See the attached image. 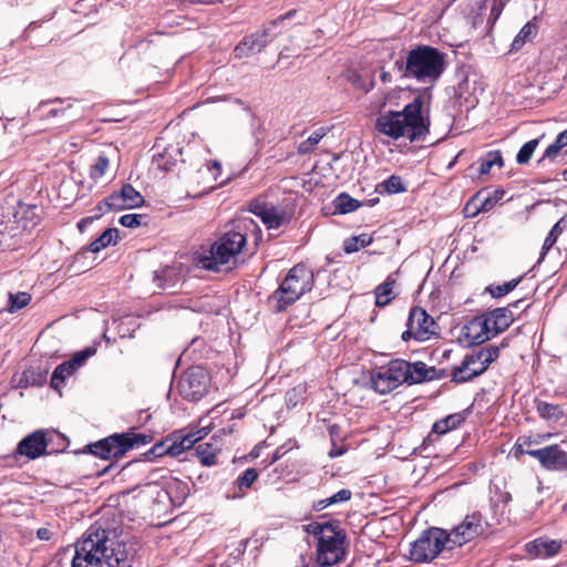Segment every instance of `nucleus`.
<instances>
[{"label":"nucleus","instance_id":"bb28decb","mask_svg":"<svg viewBox=\"0 0 567 567\" xmlns=\"http://www.w3.org/2000/svg\"><path fill=\"white\" fill-rule=\"evenodd\" d=\"M344 76H346L347 81L349 83H351V85L354 89L360 90L363 93L371 92L375 87V84H377L375 78H374V71H371L369 73L368 78L364 79V76L361 73L351 69V70L346 71Z\"/></svg>","mask_w":567,"mask_h":567},{"label":"nucleus","instance_id":"5701e85b","mask_svg":"<svg viewBox=\"0 0 567 567\" xmlns=\"http://www.w3.org/2000/svg\"><path fill=\"white\" fill-rule=\"evenodd\" d=\"M561 549V543L554 539L537 538L526 544V550L530 555L547 558L555 556Z\"/></svg>","mask_w":567,"mask_h":567},{"label":"nucleus","instance_id":"6e6552de","mask_svg":"<svg viewBox=\"0 0 567 567\" xmlns=\"http://www.w3.org/2000/svg\"><path fill=\"white\" fill-rule=\"evenodd\" d=\"M209 382L210 378L206 369L202 365H193L181 379L179 392L185 400L197 402L207 394Z\"/></svg>","mask_w":567,"mask_h":567},{"label":"nucleus","instance_id":"3c124183","mask_svg":"<svg viewBox=\"0 0 567 567\" xmlns=\"http://www.w3.org/2000/svg\"><path fill=\"white\" fill-rule=\"evenodd\" d=\"M269 210L270 212L261 218V221L266 225L267 229H278L286 220L285 214L282 212H278L275 206L269 208Z\"/></svg>","mask_w":567,"mask_h":567},{"label":"nucleus","instance_id":"6ab92c4d","mask_svg":"<svg viewBox=\"0 0 567 567\" xmlns=\"http://www.w3.org/2000/svg\"><path fill=\"white\" fill-rule=\"evenodd\" d=\"M202 430L199 431H188L181 430L173 434V442L168 445L169 456H178L183 452L190 450L198 441H200L204 435L202 434Z\"/></svg>","mask_w":567,"mask_h":567},{"label":"nucleus","instance_id":"72a5a7b5","mask_svg":"<svg viewBox=\"0 0 567 567\" xmlns=\"http://www.w3.org/2000/svg\"><path fill=\"white\" fill-rule=\"evenodd\" d=\"M123 443L125 445L126 453L131 450L137 449L140 446L146 445L153 441L152 434L146 433H137L134 429H131L126 432H122Z\"/></svg>","mask_w":567,"mask_h":567},{"label":"nucleus","instance_id":"5fc2aeb1","mask_svg":"<svg viewBox=\"0 0 567 567\" xmlns=\"http://www.w3.org/2000/svg\"><path fill=\"white\" fill-rule=\"evenodd\" d=\"M482 358L483 357H465V359L468 360L472 370L477 371L476 378L482 375L498 357H485L484 360H482Z\"/></svg>","mask_w":567,"mask_h":567},{"label":"nucleus","instance_id":"7ed1b4c3","mask_svg":"<svg viewBox=\"0 0 567 567\" xmlns=\"http://www.w3.org/2000/svg\"><path fill=\"white\" fill-rule=\"evenodd\" d=\"M249 234L254 236L256 245L261 241L262 233L258 224L251 218L239 219L231 229L221 233L208 249L196 254V264L209 271H219L220 266L235 264L247 245Z\"/></svg>","mask_w":567,"mask_h":567},{"label":"nucleus","instance_id":"393cba45","mask_svg":"<svg viewBox=\"0 0 567 567\" xmlns=\"http://www.w3.org/2000/svg\"><path fill=\"white\" fill-rule=\"evenodd\" d=\"M538 32L537 18L534 17L532 20L526 22L520 31L514 38L509 52L519 51L525 43L532 41Z\"/></svg>","mask_w":567,"mask_h":567},{"label":"nucleus","instance_id":"a878e982","mask_svg":"<svg viewBox=\"0 0 567 567\" xmlns=\"http://www.w3.org/2000/svg\"><path fill=\"white\" fill-rule=\"evenodd\" d=\"M182 154V147L171 146L166 147L163 153H159L157 156H155L154 161L157 163L159 169L171 172L178 162H184Z\"/></svg>","mask_w":567,"mask_h":567},{"label":"nucleus","instance_id":"c03bdc74","mask_svg":"<svg viewBox=\"0 0 567 567\" xmlns=\"http://www.w3.org/2000/svg\"><path fill=\"white\" fill-rule=\"evenodd\" d=\"M31 299V295L25 291H19L16 293L9 292V301L6 310L10 313L17 312L27 307Z\"/></svg>","mask_w":567,"mask_h":567},{"label":"nucleus","instance_id":"e433bc0d","mask_svg":"<svg viewBox=\"0 0 567 567\" xmlns=\"http://www.w3.org/2000/svg\"><path fill=\"white\" fill-rule=\"evenodd\" d=\"M395 280L392 279L390 276L385 279L384 282L379 285L375 290V306L377 307H384L390 303V301L394 298L393 295V287H394Z\"/></svg>","mask_w":567,"mask_h":567},{"label":"nucleus","instance_id":"a211bd4d","mask_svg":"<svg viewBox=\"0 0 567 567\" xmlns=\"http://www.w3.org/2000/svg\"><path fill=\"white\" fill-rule=\"evenodd\" d=\"M14 224L23 230H32L41 220L40 209L37 205L19 203L18 208L11 214Z\"/></svg>","mask_w":567,"mask_h":567},{"label":"nucleus","instance_id":"4468645a","mask_svg":"<svg viewBox=\"0 0 567 567\" xmlns=\"http://www.w3.org/2000/svg\"><path fill=\"white\" fill-rule=\"evenodd\" d=\"M295 292L300 297L309 292L315 284V276L311 269L303 264L293 266L284 278V281H289Z\"/></svg>","mask_w":567,"mask_h":567},{"label":"nucleus","instance_id":"864d4df0","mask_svg":"<svg viewBox=\"0 0 567 567\" xmlns=\"http://www.w3.org/2000/svg\"><path fill=\"white\" fill-rule=\"evenodd\" d=\"M473 403L461 412L449 414L444 417V422L447 423L450 431L458 429L472 413Z\"/></svg>","mask_w":567,"mask_h":567},{"label":"nucleus","instance_id":"20e7f679","mask_svg":"<svg viewBox=\"0 0 567 567\" xmlns=\"http://www.w3.org/2000/svg\"><path fill=\"white\" fill-rule=\"evenodd\" d=\"M412 80L433 86L447 66V54L429 44H416L408 51ZM431 90V87H429ZM429 97L431 92L427 93Z\"/></svg>","mask_w":567,"mask_h":567},{"label":"nucleus","instance_id":"4c0bfd02","mask_svg":"<svg viewBox=\"0 0 567 567\" xmlns=\"http://www.w3.org/2000/svg\"><path fill=\"white\" fill-rule=\"evenodd\" d=\"M166 492L174 503L181 505L188 497L190 489L187 483L179 480H174L167 484Z\"/></svg>","mask_w":567,"mask_h":567},{"label":"nucleus","instance_id":"7c9ffc66","mask_svg":"<svg viewBox=\"0 0 567 567\" xmlns=\"http://www.w3.org/2000/svg\"><path fill=\"white\" fill-rule=\"evenodd\" d=\"M408 190L406 184L399 175H391L389 178L375 186V192L383 195L402 194Z\"/></svg>","mask_w":567,"mask_h":567},{"label":"nucleus","instance_id":"f03ea898","mask_svg":"<svg viewBox=\"0 0 567 567\" xmlns=\"http://www.w3.org/2000/svg\"><path fill=\"white\" fill-rule=\"evenodd\" d=\"M419 94L401 111L381 112L374 122L378 133L393 140L406 137L410 142H424L430 133V116L424 114V95L429 87L417 90Z\"/></svg>","mask_w":567,"mask_h":567},{"label":"nucleus","instance_id":"f257e3e1","mask_svg":"<svg viewBox=\"0 0 567 567\" xmlns=\"http://www.w3.org/2000/svg\"><path fill=\"white\" fill-rule=\"evenodd\" d=\"M120 534L97 523L89 527L75 544L71 567H120L131 554Z\"/></svg>","mask_w":567,"mask_h":567},{"label":"nucleus","instance_id":"412c9836","mask_svg":"<svg viewBox=\"0 0 567 567\" xmlns=\"http://www.w3.org/2000/svg\"><path fill=\"white\" fill-rule=\"evenodd\" d=\"M542 467L547 471L567 472V452L558 444L546 446Z\"/></svg>","mask_w":567,"mask_h":567},{"label":"nucleus","instance_id":"4be33fe9","mask_svg":"<svg viewBox=\"0 0 567 567\" xmlns=\"http://www.w3.org/2000/svg\"><path fill=\"white\" fill-rule=\"evenodd\" d=\"M402 370H403V380L404 384L412 385L425 382L429 379V370L427 367L422 361L409 362L402 359Z\"/></svg>","mask_w":567,"mask_h":567},{"label":"nucleus","instance_id":"c85d7f7f","mask_svg":"<svg viewBox=\"0 0 567 567\" xmlns=\"http://www.w3.org/2000/svg\"><path fill=\"white\" fill-rule=\"evenodd\" d=\"M477 371L472 370V367L467 359H463L460 364L454 365L451 369L450 377L451 381L461 384L470 382L476 378Z\"/></svg>","mask_w":567,"mask_h":567},{"label":"nucleus","instance_id":"ddd939ff","mask_svg":"<svg viewBox=\"0 0 567 567\" xmlns=\"http://www.w3.org/2000/svg\"><path fill=\"white\" fill-rule=\"evenodd\" d=\"M406 327L414 328L415 340L425 341L436 334L434 328L437 327V323L423 308L413 307L410 310Z\"/></svg>","mask_w":567,"mask_h":567},{"label":"nucleus","instance_id":"c9c22d12","mask_svg":"<svg viewBox=\"0 0 567 567\" xmlns=\"http://www.w3.org/2000/svg\"><path fill=\"white\" fill-rule=\"evenodd\" d=\"M121 196L124 200L125 209L138 208L145 204L143 195L128 183L122 186Z\"/></svg>","mask_w":567,"mask_h":567},{"label":"nucleus","instance_id":"ea45409f","mask_svg":"<svg viewBox=\"0 0 567 567\" xmlns=\"http://www.w3.org/2000/svg\"><path fill=\"white\" fill-rule=\"evenodd\" d=\"M505 193L506 192L503 188L494 189L481 200L478 206H475L474 212L470 214L471 217H474L480 213L489 212L504 197Z\"/></svg>","mask_w":567,"mask_h":567},{"label":"nucleus","instance_id":"c756f323","mask_svg":"<svg viewBox=\"0 0 567 567\" xmlns=\"http://www.w3.org/2000/svg\"><path fill=\"white\" fill-rule=\"evenodd\" d=\"M391 58H395L392 66V72L396 74V80H412V70L408 51L405 53L400 52L399 55L391 53Z\"/></svg>","mask_w":567,"mask_h":567},{"label":"nucleus","instance_id":"bf43d9fd","mask_svg":"<svg viewBox=\"0 0 567 567\" xmlns=\"http://www.w3.org/2000/svg\"><path fill=\"white\" fill-rule=\"evenodd\" d=\"M109 163L110 162H109V158L106 155H103V154L99 155L95 164L92 165V167H91L90 177L93 179L101 178L105 174V172L109 167Z\"/></svg>","mask_w":567,"mask_h":567},{"label":"nucleus","instance_id":"49530a36","mask_svg":"<svg viewBox=\"0 0 567 567\" xmlns=\"http://www.w3.org/2000/svg\"><path fill=\"white\" fill-rule=\"evenodd\" d=\"M196 454L199 461L205 466H210L216 463L217 449L210 443H200L196 446Z\"/></svg>","mask_w":567,"mask_h":567},{"label":"nucleus","instance_id":"473e14b6","mask_svg":"<svg viewBox=\"0 0 567 567\" xmlns=\"http://www.w3.org/2000/svg\"><path fill=\"white\" fill-rule=\"evenodd\" d=\"M536 411L538 415L546 421L557 422L565 415L561 405L545 401H536Z\"/></svg>","mask_w":567,"mask_h":567},{"label":"nucleus","instance_id":"de8ad7c7","mask_svg":"<svg viewBox=\"0 0 567 567\" xmlns=\"http://www.w3.org/2000/svg\"><path fill=\"white\" fill-rule=\"evenodd\" d=\"M45 381V374L41 371L37 372L34 369H25L19 380L21 388L41 385Z\"/></svg>","mask_w":567,"mask_h":567},{"label":"nucleus","instance_id":"37998d69","mask_svg":"<svg viewBox=\"0 0 567 567\" xmlns=\"http://www.w3.org/2000/svg\"><path fill=\"white\" fill-rule=\"evenodd\" d=\"M525 275H522L517 278H514L509 281L504 282L503 285H489L486 288V291L493 297V298H502L506 296L507 293L512 292L523 280Z\"/></svg>","mask_w":567,"mask_h":567},{"label":"nucleus","instance_id":"0e129e2a","mask_svg":"<svg viewBox=\"0 0 567 567\" xmlns=\"http://www.w3.org/2000/svg\"><path fill=\"white\" fill-rule=\"evenodd\" d=\"M513 339V337H506L503 339V341L499 343V346L494 344H487L485 347H482L480 350L474 352L473 354H498L499 350L507 347L508 342Z\"/></svg>","mask_w":567,"mask_h":567},{"label":"nucleus","instance_id":"680f3d73","mask_svg":"<svg viewBox=\"0 0 567 567\" xmlns=\"http://www.w3.org/2000/svg\"><path fill=\"white\" fill-rule=\"evenodd\" d=\"M169 275H171V269L168 267L161 269V270H155L153 274V280L158 288L168 289L174 286L168 282Z\"/></svg>","mask_w":567,"mask_h":567},{"label":"nucleus","instance_id":"f704fd0d","mask_svg":"<svg viewBox=\"0 0 567 567\" xmlns=\"http://www.w3.org/2000/svg\"><path fill=\"white\" fill-rule=\"evenodd\" d=\"M334 207V213L337 214H349L357 210L362 206V203L353 197H351L347 193L339 194L332 202Z\"/></svg>","mask_w":567,"mask_h":567},{"label":"nucleus","instance_id":"79ce46f5","mask_svg":"<svg viewBox=\"0 0 567 567\" xmlns=\"http://www.w3.org/2000/svg\"><path fill=\"white\" fill-rule=\"evenodd\" d=\"M567 146V128L559 133L554 141L544 152L543 156L538 159V164H540L546 158L554 161L558 153Z\"/></svg>","mask_w":567,"mask_h":567},{"label":"nucleus","instance_id":"a18cd8bd","mask_svg":"<svg viewBox=\"0 0 567 567\" xmlns=\"http://www.w3.org/2000/svg\"><path fill=\"white\" fill-rule=\"evenodd\" d=\"M326 135L324 128H318L317 131L312 132V134L305 141H302L298 147L297 152L300 155H307L315 151L318 143Z\"/></svg>","mask_w":567,"mask_h":567},{"label":"nucleus","instance_id":"09e8293b","mask_svg":"<svg viewBox=\"0 0 567 567\" xmlns=\"http://www.w3.org/2000/svg\"><path fill=\"white\" fill-rule=\"evenodd\" d=\"M542 137L543 136L529 140L528 142H526V143H524L522 145V147L519 148V151L516 154V162H517V164L525 165V164H527L530 161V158H532L535 150L537 148Z\"/></svg>","mask_w":567,"mask_h":567},{"label":"nucleus","instance_id":"2eb2a0df","mask_svg":"<svg viewBox=\"0 0 567 567\" xmlns=\"http://www.w3.org/2000/svg\"><path fill=\"white\" fill-rule=\"evenodd\" d=\"M289 281H281L279 287L268 297L267 305L269 309L279 313L287 310L291 305L300 299V296L293 291Z\"/></svg>","mask_w":567,"mask_h":567},{"label":"nucleus","instance_id":"2f4dec72","mask_svg":"<svg viewBox=\"0 0 567 567\" xmlns=\"http://www.w3.org/2000/svg\"><path fill=\"white\" fill-rule=\"evenodd\" d=\"M113 324L120 338L133 337L136 329L140 328L138 318L133 315H124L118 319H113Z\"/></svg>","mask_w":567,"mask_h":567},{"label":"nucleus","instance_id":"f3484780","mask_svg":"<svg viewBox=\"0 0 567 567\" xmlns=\"http://www.w3.org/2000/svg\"><path fill=\"white\" fill-rule=\"evenodd\" d=\"M482 318L486 323L491 337L505 331L514 321L512 310L506 307L495 308L485 313Z\"/></svg>","mask_w":567,"mask_h":567},{"label":"nucleus","instance_id":"0eeeda50","mask_svg":"<svg viewBox=\"0 0 567 567\" xmlns=\"http://www.w3.org/2000/svg\"><path fill=\"white\" fill-rule=\"evenodd\" d=\"M370 388L385 395L404 384L402 359L394 358L386 364L377 365L369 371Z\"/></svg>","mask_w":567,"mask_h":567},{"label":"nucleus","instance_id":"dca6fc26","mask_svg":"<svg viewBox=\"0 0 567 567\" xmlns=\"http://www.w3.org/2000/svg\"><path fill=\"white\" fill-rule=\"evenodd\" d=\"M489 331L484 322L483 318H475L468 324H465L462 328L460 342L465 347H474L484 343L486 340L491 339Z\"/></svg>","mask_w":567,"mask_h":567},{"label":"nucleus","instance_id":"9b49d317","mask_svg":"<svg viewBox=\"0 0 567 567\" xmlns=\"http://www.w3.org/2000/svg\"><path fill=\"white\" fill-rule=\"evenodd\" d=\"M49 440L44 430H37L24 436L17 445L14 456H24L28 460H37L50 454Z\"/></svg>","mask_w":567,"mask_h":567},{"label":"nucleus","instance_id":"58836bf2","mask_svg":"<svg viewBox=\"0 0 567 567\" xmlns=\"http://www.w3.org/2000/svg\"><path fill=\"white\" fill-rule=\"evenodd\" d=\"M10 213L6 214L4 208L0 207V250L10 247L9 240L12 238L10 231L13 230Z\"/></svg>","mask_w":567,"mask_h":567},{"label":"nucleus","instance_id":"aec40b11","mask_svg":"<svg viewBox=\"0 0 567 567\" xmlns=\"http://www.w3.org/2000/svg\"><path fill=\"white\" fill-rule=\"evenodd\" d=\"M87 359L89 357H71V360L59 364L52 373L51 388L59 390L69 377L85 364Z\"/></svg>","mask_w":567,"mask_h":567},{"label":"nucleus","instance_id":"338daca9","mask_svg":"<svg viewBox=\"0 0 567 567\" xmlns=\"http://www.w3.org/2000/svg\"><path fill=\"white\" fill-rule=\"evenodd\" d=\"M328 433L330 436L331 445H336V443H341L346 439L347 434L343 431L342 426L339 424H331L328 426Z\"/></svg>","mask_w":567,"mask_h":567},{"label":"nucleus","instance_id":"4d7b16f0","mask_svg":"<svg viewBox=\"0 0 567 567\" xmlns=\"http://www.w3.org/2000/svg\"><path fill=\"white\" fill-rule=\"evenodd\" d=\"M296 447H298L297 441L293 440V439H289L287 442H285L284 444H281L280 446H278L276 449V451L274 452L272 457L270 458V461H268L265 464V467L276 463L281 457H284L289 451H291V450H293Z\"/></svg>","mask_w":567,"mask_h":567},{"label":"nucleus","instance_id":"774afa93","mask_svg":"<svg viewBox=\"0 0 567 567\" xmlns=\"http://www.w3.org/2000/svg\"><path fill=\"white\" fill-rule=\"evenodd\" d=\"M352 497V492L348 488H342L336 494L331 495L330 497H327L330 505L344 503L350 501Z\"/></svg>","mask_w":567,"mask_h":567},{"label":"nucleus","instance_id":"b1692460","mask_svg":"<svg viewBox=\"0 0 567 567\" xmlns=\"http://www.w3.org/2000/svg\"><path fill=\"white\" fill-rule=\"evenodd\" d=\"M120 239L117 228L105 229L95 240L86 247H83L78 255L84 256L86 252H99L110 245H116Z\"/></svg>","mask_w":567,"mask_h":567},{"label":"nucleus","instance_id":"e2e57ef3","mask_svg":"<svg viewBox=\"0 0 567 567\" xmlns=\"http://www.w3.org/2000/svg\"><path fill=\"white\" fill-rule=\"evenodd\" d=\"M274 205H269L262 200L255 199L249 204V210L259 217L260 219L265 217V215L270 212L269 208H272Z\"/></svg>","mask_w":567,"mask_h":567},{"label":"nucleus","instance_id":"603ef678","mask_svg":"<svg viewBox=\"0 0 567 567\" xmlns=\"http://www.w3.org/2000/svg\"><path fill=\"white\" fill-rule=\"evenodd\" d=\"M258 476L259 472L254 467H249L237 477L235 484L239 491L248 489L251 487L254 482H256Z\"/></svg>","mask_w":567,"mask_h":567},{"label":"nucleus","instance_id":"13d9d810","mask_svg":"<svg viewBox=\"0 0 567 567\" xmlns=\"http://www.w3.org/2000/svg\"><path fill=\"white\" fill-rule=\"evenodd\" d=\"M123 203L124 200L122 199L121 190L113 192L102 200V204H105L106 209L112 212L125 210V204Z\"/></svg>","mask_w":567,"mask_h":567},{"label":"nucleus","instance_id":"052dcab7","mask_svg":"<svg viewBox=\"0 0 567 567\" xmlns=\"http://www.w3.org/2000/svg\"><path fill=\"white\" fill-rule=\"evenodd\" d=\"M145 215L142 214H125L120 217L118 223L126 228H136L143 224Z\"/></svg>","mask_w":567,"mask_h":567},{"label":"nucleus","instance_id":"1a4fd4ad","mask_svg":"<svg viewBox=\"0 0 567 567\" xmlns=\"http://www.w3.org/2000/svg\"><path fill=\"white\" fill-rule=\"evenodd\" d=\"M487 522L484 519L481 512H473L467 514L463 522L455 526L450 535L451 546L450 549L461 547L462 545L473 540L485 533Z\"/></svg>","mask_w":567,"mask_h":567},{"label":"nucleus","instance_id":"9d476101","mask_svg":"<svg viewBox=\"0 0 567 567\" xmlns=\"http://www.w3.org/2000/svg\"><path fill=\"white\" fill-rule=\"evenodd\" d=\"M122 433H113L96 442L86 444L82 453H90L102 460L120 458L126 454Z\"/></svg>","mask_w":567,"mask_h":567},{"label":"nucleus","instance_id":"423d86ee","mask_svg":"<svg viewBox=\"0 0 567 567\" xmlns=\"http://www.w3.org/2000/svg\"><path fill=\"white\" fill-rule=\"evenodd\" d=\"M450 546V535L445 529L429 527L411 544L409 559L417 564L431 563Z\"/></svg>","mask_w":567,"mask_h":567},{"label":"nucleus","instance_id":"39448f33","mask_svg":"<svg viewBox=\"0 0 567 567\" xmlns=\"http://www.w3.org/2000/svg\"><path fill=\"white\" fill-rule=\"evenodd\" d=\"M306 530L317 539V563L320 567H330L339 563L344 555L346 533L331 522H313Z\"/></svg>","mask_w":567,"mask_h":567},{"label":"nucleus","instance_id":"6e6d98bb","mask_svg":"<svg viewBox=\"0 0 567 567\" xmlns=\"http://www.w3.org/2000/svg\"><path fill=\"white\" fill-rule=\"evenodd\" d=\"M168 439L157 442L154 444L147 452L143 454L144 460L146 461H154L155 458L162 457L164 455H169L168 445H166V442Z\"/></svg>","mask_w":567,"mask_h":567},{"label":"nucleus","instance_id":"69168bd1","mask_svg":"<svg viewBox=\"0 0 567 567\" xmlns=\"http://www.w3.org/2000/svg\"><path fill=\"white\" fill-rule=\"evenodd\" d=\"M472 92H471V87H470V80L467 76H465L464 79H462L457 86L455 87V97L457 100H465L467 101L468 100V96H471Z\"/></svg>","mask_w":567,"mask_h":567},{"label":"nucleus","instance_id":"f8f14e48","mask_svg":"<svg viewBox=\"0 0 567 567\" xmlns=\"http://www.w3.org/2000/svg\"><path fill=\"white\" fill-rule=\"evenodd\" d=\"M272 38L268 28H262L254 33L244 37L234 48L233 54L235 59H244L260 53L270 42Z\"/></svg>","mask_w":567,"mask_h":567},{"label":"nucleus","instance_id":"8fccbe9b","mask_svg":"<svg viewBox=\"0 0 567 567\" xmlns=\"http://www.w3.org/2000/svg\"><path fill=\"white\" fill-rule=\"evenodd\" d=\"M106 326H107V322L105 321L103 333L99 338H95L93 340L92 344L86 346L82 350L75 351L72 354H96L99 349H102L103 343L106 347L110 343V338L106 336V330H107Z\"/></svg>","mask_w":567,"mask_h":567},{"label":"nucleus","instance_id":"cd10ccee","mask_svg":"<svg viewBox=\"0 0 567 567\" xmlns=\"http://www.w3.org/2000/svg\"><path fill=\"white\" fill-rule=\"evenodd\" d=\"M566 226H567V215L563 216L551 227V229L547 234V236L544 240L537 264H540L545 259L546 255L553 248V246L556 244L559 235L565 230Z\"/></svg>","mask_w":567,"mask_h":567},{"label":"nucleus","instance_id":"a19ab883","mask_svg":"<svg viewBox=\"0 0 567 567\" xmlns=\"http://www.w3.org/2000/svg\"><path fill=\"white\" fill-rule=\"evenodd\" d=\"M373 241V237L369 234H360L352 236L343 241V250L346 254H353L361 248L370 246Z\"/></svg>","mask_w":567,"mask_h":567}]
</instances>
